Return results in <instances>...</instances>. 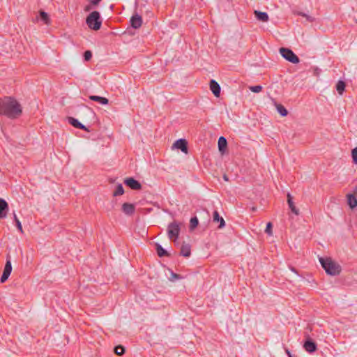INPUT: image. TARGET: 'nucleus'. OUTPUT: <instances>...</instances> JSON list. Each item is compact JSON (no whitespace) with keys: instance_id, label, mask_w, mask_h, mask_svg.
<instances>
[{"instance_id":"nucleus-1","label":"nucleus","mask_w":357,"mask_h":357,"mask_svg":"<svg viewBox=\"0 0 357 357\" xmlns=\"http://www.w3.org/2000/svg\"><path fill=\"white\" fill-rule=\"evenodd\" d=\"M21 105L13 97L5 96L0 99V114L10 119H17L21 116Z\"/></svg>"},{"instance_id":"nucleus-2","label":"nucleus","mask_w":357,"mask_h":357,"mask_svg":"<svg viewBox=\"0 0 357 357\" xmlns=\"http://www.w3.org/2000/svg\"><path fill=\"white\" fill-rule=\"evenodd\" d=\"M319 262L326 273L330 275H338L341 272V266L331 257H319Z\"/></svg>"},{"instance_id":"nucleus-3","label":"nucleus","mask_w":357,"mask_h":357,"mask_svg":"<svg viewBox=\"0 0 357 357\" xmlns=\"http://www.w3.org/2000/svg\"><path fill=\"white\" fill-rule=\"evenodd\" d=\"M86 24L93 30H99L101 27L102 20L100 15L98 11L91 12L86 17Z\"/></svg>"},{"instance_id":"nucleus-4","label":"nucleus","mask_w":357,"mask_h":357,"mask_svg":"<svg viewBox=\"0 0 357 357\" xmlns=\"http://www.w3.org/2000/svg\"><path fill=\"white\" fill-rule=\"evenodd\" d=\"M280 53L282 56L287 61L292 63H298L300 61L298 56L295 54V53L290 49L286 47H281L280 49Z\"/></svg>"},{"instance_id":"nucleus-5","label":"nucleus","mask_w":357,"mask_h":357,"mask_svg":"<svg viewBox=\"0 0 357 357\" xmlns=\"http://www.w3.org/2000/svg\"><path fill=\"white\" fill-rule=\"evenodd\" d=\"M168 237L170 240L175 241L180 234L179 225L174 221L168 225L167 228Z\"/></svg>"},{"instance_id":"nucleus-6","label":"nucleus","mask_w":357,"mask_h":357,"mask_svg":"<svg viewBox=\"0 0 357 357\" xmlns=\"http://www.w3.org/2000/svg\"><path fill=\"white\" fill-rule=\"evenodd\" d=\"M12 272V265H11V262H10V257L8 256L7 257V260H6V264H5V266H4V269H3V274L1 277V283H3L5 282L8 277L10 276V273Z\"/></svg>"},{"instance_id":"nucleus-7","label":"nucleus","mask_w":357,"mask_h":357,"mask_svg":"<svg viewBox=\"0 0 357 357\" xmlns=\"http://www.w3.org/2000/svg\"><path fill=\"white\" fill-rule=\"evenodd\" d=\"M124 183L132 190H138L142 188L141 183L132 177L126 178Z\"/></svg>"},{"instance_id":"nucleus-8","label":"nucleus","mask_w":357,"mask_h":357,"mask_svg":"<svg viewBox=\"0 0 357 357\" xmlns=\"http://www.w3.org/2000/svg\"><path fill=\"white\" fill-rule=\"evenodd\" d=\"M303 347L308 353H313L317 349V344L309 336L307 337L304 342Z\"/></svg>"},{"instance_id":"nucleus-9","label":"nucleus","mask_w":357,"mask_h":357,"mask_svg":"<svg viewBox=\"0 0 357 357\" xmlns=\"http://www.w3.org/2000/svg\"><path fill=\"white\" fill-rule=\"evenodd\" d=\"M121 211L127 215H132L135 212V205L134 204L126 202L123 204Z\"/></svg>"},{"instance_id":"nucleus-10","label":"nucleus","mask_w":357,"mask_h":357,"mask_svg":"<svg viewBox=\"0 0 357 357\" xmlns=\"http://www.w3.org/2000/svg\"><path fill=\"white\" fill-rule=\"evenodd\" d=\"M177 149H180L182 152L188 153V142L185 139H179L176 140L173 145Z\"/></svg>"},{"instance_id":"nucleus-11","label":"nucleus","mask_w":357,"mask_h":357,"mask_svg":"<svg viewBox=\"0 0 357 357\" xmlns=\"http://www.w3.org/2000/svg\"><path fill=\"white\" fill-rule=\"evenodd\" d=\"M131 26L134 29H139L142 24V18L138 14L133 15L130 18Z\"/></svg>"},{"instance_id":"nucleus-12","label":"nucleus","mask_w":357,"mask_h":357,"mask_svg":"<svg viewBox=\"0 0 357 357\" xmlns=\"http://www.w3.org/2000/svg\"><path fill=\"white\" fill-rule=\"evenodd\" d=\"M8 211V204L2 198H0V219L5 218Z\"/></svg>"},{"instance_id":"nucleus-13","label":"nucleus","mask_w":357,"mask_h":357,"mask_svg":"<svg viewBox=\"0 0 357 357\" xmlns=\"http://www.w3.org/2000/svg\"><path fill=\"white\" fill-rule=\"evenodd\" d=\"M210 89L215 97H219L220 95V86L219 84L214 79L210 81Z\"/></svg>"},{"instance_id":"nucleus-14","label":"nucleus","mask_w":357,"mask_h":357,"mask_svg":"<svg viewBox=\"0 0 357 357\" xmlns=\"http://www.w3.org/2000/svg\"><path fill=\"white\" fill-rule=\"evenodd\" d=\"M68 121L70 124L76 128H79L85 131H89L84 125L82 124L77 119L73 117H68Z\"/></svg>"},{"instance_id":"nucleus-15","label":"nucleus","mask_w":357,"mask_h":357,"mask_svg":"<svg viewBox=\"0 0 357 357\" xmlns=\"http://www.w3.org/2000/svg\"><path fill=\"white\" fill-rule=\"evenodd\" d=\"M213 221L214 222H220L218 228L222 229L225 226V221L224 219L220 216L219 213L217 211H215L213 214Z\"/></svg>"},{"instance_id":"nucleus-16","label":"nucleus","mask_w":357,"mask_h":357,"mask_svg":"<svg viewBox=\"0 0 357 357\" xmlns=\"http://www.w3.org/2000/svg\"><path fill=\"white\" fill-rule=\"evenodd\" d=\"M255 15L259 21L266 22L269 20L268 15L266 12L255 10Z\"/></svg>"},{"instance_id":"nucleus-17","label":"nucleus","mask_w":357,"mask_h":357,"mask_svg":"<svg viewBox=\"0 0 357 357\" xmlns=\"http://www.w3.org/2000/svg\"><path fill=\"white\" fill-rule=\"evenodd\" d=\"M347 204L351 208H354L357 206V199L352 194H348L347 195Z\"/></svg>"},{"instance_id":"nucleus-18","label":"nucleus","mask_w":357,"mask_h":357,"mask_svg":"<svg viewBox=\"0 0 357 357\" xmlns=\"http://www.w3.org/2000/svg\"><path fill=\"white\" fill-rule=\"evenodd\" d=\"M181 255L185 257H189L191 255V248L189 244L183 243L181 248Z\"/></svg>"},{"instance_id":"nucleus-19","label":"nucleus","mask_w":357,"mask_h":357,"mask_svg":"<svg viewBox=\"0 0 357 357\" xmlns=\"http://www.w3.org/2000/svg\"><path fill=\"white\" fill-rule=\"evenodd\" d=\"M155 250H156V252H157V255L160 257H169L170 255L167 252V251L166 250H165L161 245H160L159 243H156L155 244Z\"/></svg>"},{"instance_id":"nucleus-20","label":"nucleus","mask_w":357,"mask_h":357,"mask_svg":"<svg viewBox=\"0 0 357 357\" xmlns=\"http://www.w3.org/2000/svg\"><path fill=\"white\" fill-rule=\"evenodd\" d=\"M227 146V141L224 137H220L218 139V149L220 152L223 153Z\"/></svg>"},{"instance_id":"nucleus-21","label":"nucleus","mask_w":357,"mask_h":357,"mask_svg":"<svg viewBox=\"0 0 357 357\" xmlns=\"http://www.w3.org/2000/svg\"><path fill=\"white\" fill-rule=\"evenodd\" d=\"M287 202H288L289 207L290 208L291 212L298 215L299 214V211L295 206V205L292 201V197L290 195V194L287 195Z\"/></svg>"},{"instance_id":"nucleus-22","label":"nucleus","mask_w":357,"mask_h":357,"mask_svg":"<svg viewBox=\"0 0 357 357\" xmlns=\"http://www.w3.org/2000/svg\"><path fill=\"white\" fill-rule=\"evenodd\" d=\"M89 99L93 101L98 102L102 105H107L109 102L107 98L98 96H90Z\"/></svg>"},{"instance_id":"nucleus-23","label":"nucleus","mask_w":357,"mask_h":357,"mask_svg":"<svg viewBox=\"0 0 357 357\" xmlns=\"http://www.w3.org/2000/svg\"><path fill=\"white\" fill-rule=\"evenodd\" d=\"M345 86L346 84L342 80L338 81V82L336 84V89L340 95H342L345 89Z\"/></svg>"},{"instance_id":"nucleus-24","label":"nucleus","mask_w":357,"mask_h":357,"mask_svg":"<svg viewBox=\"0 0 357 357\" xmlns=\"http://www.w3.org/2000/svg\"><path fill=\"white\" fill-rule=\"evenodd\" d=\"M198 225H199L198 218L196 216L191 218V219L190 220V226H189L190 230L193 231L198 226Z\"/></svg>"},{"instance_id":"nucleus-25","label":"nucleus","mask_w":357,"mask_h":357,"mask_svg":"<svg viewBox=\"0 0 357 357\" xmlns=\"http://www.w3.org/2000/svg\"><path fill=\"white\" fill-rule=\"evenodd\" d=\"M39 15L41 21H43L45 24H50V17L46 12L40 10Z\"/></svg>"},{"instance_id":"nucleus-26","label":"nucleus","mask_w":357,"mask_h":357,"mask_svg":"<svg viewBox=\"0 0 357 357\" xmlns=\"http://www.w3.org/2000/svg\"><path fill=\"white\" fill-rule=\"evenodd\" d=\"M276 108H277L278 113L282 116H286L288 114V112H287V109L282 105H281V104L277 105Z\"/></svg>"},{"instance_id":"nucleus-27","label":"nucleus","mask_w":357,"mask_h":357,"mask_svg":"<svg viewBox=\"0 0 357 357\" xmlns=\"http://www.w3.org/2000/svg\"><path fill=\"white\" fill-rule=\"evenodd\" d=\"M123 193H124V189H123L122 184H119L116 186L115 191L113 192V196L116 197V196L122 195Z\"/></svg>"},{"instance_id":"nucleus-28","label":"nucleus","mask_w":357,"mask_h":357,"mask_svg":"<svg viewBox=\"0 0 357 357\" xmlns=\"http://www.w3.org/2000/svg\"><path fill=\"white\" fill-rule=\"evenodd\" d=\"M114 352L118 356H121L125 353V348L122 345H118L114 347Z\"/></svg>"},{"instance_id":"nucleus-29","label":"nucleus","mask_w":357,"mask_h":357,"mask_svg":"<svg viewBox=\"0 0 357 357\" xmlns=\"http://www.w3.org/2000/svg\"><path fill=\"white\" fill-rule=\"evenodd\" d=\"M294 14L295 15H299V16H302V17H304L306 18V20L310 22H313L314 21V17L310 16V15H307V14L303 13V12H300V11H297V12H294Z\"/></svg>"},{"instance_id":"nucleus-30","label":"nucleus","mask_w":357,"mask_h":357,"mask_svg":"<svg viewBox=\"0 0 357 357\" xmlns=\"http://www.w3.org/2000/svg\"><path fill=\"white\" fill-rule=\"evenodd\" d=\"M13 218L15 222V225H16L17 228L21 233H22L23 229H22V224H21L20 221L19 220V219L17 218V215L15 213H13Z\"/></svg>"},{"instance_id":"nucleus-31","label":"nucleus","mask_w":357,"mask_h":357,"mask_svg":"<svg viewBox=\"0 0 357 357\" xmlns=\"http://www.w3.org/2000/svg\"><path fill=\"white\" fill-rule=\"evenodd\" d=\"M250 90L254 93H259L262 90V86L260 85L250 86Z\"/></svg>"},{"instance_id":"nucleus-32","label":"nucleus","mask_w":357,"mask_h":357,"mask_svg":"<svg viewBox=\"0 0 357 357\" xmlns=\"http://www.w3.org/2000/svg\"><path fill=\"white\" fill-rule=\"evenodd\" d=\"M92 52L90 50H86L84 53V59L86 61H89L91 59Z\"/></svg>"},{"instance_id":"nucleus-33","label":"nucleus","mask_w":357,"mask_h":357,"mask_svg":"<svg viewBox=\"0 0 357 357\" xmlns=\"http://www.w3.org/2000/svg\"><path fill=\"white\" fill-rule=\"evenodd\" d=\"M183 277L181 275L172 272L171 278H169V280L171 281H175L176 280H180Z\"/></svg>"},{"instance_id":"nucleus-34","label":"nucleus","mask_w":357,"mask_h":357,"mask_svg":"<svg viewBox=\"0 0 357 357\" xmlns=\"http://www.w3.org/2000/svg\"><path fill=\"white\" fill-rule=\"evenodd\" d=\"M351 156H352L354 163L357 165V147L352 149Z\"/></svg>"},{"instance_id":"nucleus-35","label":"nucleus","mask_w":357,"mask_h":357,"mask_svg":"<svg viewBox=\"0 0 357 357\" xmlns=\"http://www.w3.org/2000/svg\"><path fill=\"white\" fill-rule=\"evenodd\" d=\"M272 227H273L272 223L268 222L266 225L265 232L269 236L272 235Z\"/></svg>"},{"instance_id":"nucleus-36","label":"nucleus","mask_w":357,"mask_h":357,"mask_svg":"<svg viewBox=\"0 0 357 357\" xmlns=\"http://www.w3.org/2000/svg\"><path fill=\"white\" fill-rule=\"evenodd\" d=\"M102 0H90L91 4L97 6Z\"/></svg>"},{"instance_id":"nucleus-37","label":"nucleus","mask_w":357,"mask_h":357,"mask_svg":"<svg viewBox=\"0 0 357 357\" xmlns=\"http://www.w3.org/2000/svg\"><path fill=\"white\" fill-rule=\"evenodd\" d=\"M285 352L287 354L288 357H294L288 349H285Z\"/></svg>"},{"instance_id":"nucleus-38","label":"nucleus","mask_w":357,"mask_h":357,"mask_svg":"<svg viewBox=\"0 0 357 357\" xmlns=\"http://www.w3.org/2000/svg\"><path fill=\"white\" fill-rule=\"evenodd\" d=\"M91 8H91V6L90 5H88V6H86L85 7L84 10L87 12V11L91 10Z\"/></svg>"},{"instance_id":"nucleus-39","label":"nucleus","mask_w":357,"mask_h":357,"mask_svg":"<svg viewBox=\"0 0 357 357\" xmlns=\"http://www.w3.org/2000/svg\"><path fill=\"white\" fill-rule=\"evenodd\" d=\"M223 179H224L225 181H229V177H228L226 174H224V175H223Z\"/></svg>"},{"instance_id":"nucleus-40","label":"nucleus","mask_w":357,"mask_h":357,"mask_svg":"<svg viewBox=\"0 0 357 357\" xmlns=\"http://www.w3.org/2000/svg\"><path fill=\"white\" fill-rule=\"evenodd\" d=\"M291 271L294 272V273H297V271H296V269L294 267H291Z\"/></svg>"},{"instance_id":"nucleus-41","label":"nucleus","mask_w":357,"mask_h":357,"mask_svg":"<svg viewBox=\"0 0 357 357\" xmlns=\"http://www.w3.org/2000/svg\"><path fill=\"white\" fill-rule=\"evenodd\" d=\"M356 192H357V187L356 188Z\"/></svg>"}]
</instances>
